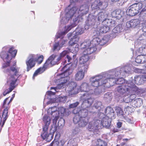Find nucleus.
<instances>
[{
  "label": "nucleus",
  "mask_w": 146,
  "mask_h": 146,
  "mask_svg": "<svg viewBox=\"0 0 146 146\" xmlns=\"http://www.w3.org/2000/svg\"><path fill=\"white\" fill-rule=\"evenodd\" d=\"M131 65L130 64L122 67H119L108 72V74H111L108 76V82L110 86L115 84L121 85L116 88L117 91L121 94L125 93L131 94L134 93H144L143 89L138 88L131 80H126L122 77H125L132 72Z\"/></svg>",
  "instance_id": "f257e3e1"
},
{
  "label": "nucleus",
  "mask_w": 146,
  "mask_h": 146,
  "mask_svg": "<svg viewBox=\"0 0 146 146\" xmlns=\"http://www.w3.org/2000/svg\"><path fill=\"white\" fill-rule=\"evenodd\" d=\"M89 7L88 5L84 4L79 8L76 7L71 8L70 5L66 8L64 15L61 14L60 28H64V31L59 32L58 37L62 38L72 28L75 27L79 21L82 20V16L88 12Z\"/></svg>",
  "instance_id": "f03ea898"
},
{
  "label": "nucleus",
  "mask_w": 146,
  "mask_h": 146,
  "mask_svg": "<svg viewBox=\"0 0 146 146\" xmlns=\"http://www.w3.org/2000/svg\"><path fill=\"white\" fill-rule=\"evenodd\" d=\"M70 52V50H63L58 54H54L50 56L46 60L42 67L38 69L35 72L33 77V79L35 77L39 74L44 72L47 68L52 66L55 64H58L60 63L61 60H62V64L64 66L62 68L61 71L64 73L70 74L72 72L70 71L69 67L68 66L71 64L72 61V58L68 54Z\"/></svg>",
  "instance_id": "7ed1b4c3"
},
{
  "label": "nucleus",
  "mask_w": 146,
  "mask_h": 146,
  "mask_svg": "<svg viewBox=\"0 0 146 146\" xmlns=\"http://www.w3.org/2000/svg\"><path fill=\"white\" fill-rule=\"evenodd\" d=\"M105 37L103 39L98 38L94 39L90 41L86 40L82 43L80 47L82 48H86L83 52V54L79 58L80 64L84 65L85 63L87 62L89 59V55L95 52L97 50L98 46L103 45L106 42L108 39Z\"/></svg>",
  "instance_id": "20e7f679"
},
{
  "label": "nucleus",
  "mask_w": 146,
  "mask_h": 146,
  "mask_svg": "<svg viewBox=\"0 0 146 146\" xmlns=\"http://www.w3.org/2000/svg\"><path fill=\"white\" fill-rule=\"evenodd\" d=\"M92 89L87 83H83L80 86L77 87L76 83L74 82H71L69 83L66 89L67 93H68V95L70 97L73 96L80 91L90 92Z\"/></svg>",
  "instance_id": "39448f33"
},
{
  "label": "nucleus",
  "mask_w": 146,
  "mask_h": 146,
  "mask_svg": "<svg viewBox=\"0 0 146 146\" xmlns=\"http://www.w3.org/2000/svg\"><path fill=\"white\" fill-rule=\"evenodd\" d=\"M17 52V50H14L12 48H9L7 46L3 48L0 52V57L4 62L2 65L3 68L9 66L11 60L15 56Z\"/></svg>",
  "instance_id": "423d86ee"
},
{
  "label": "nucleus",
  "mask_w": 146,
  "mask_h": 146,
  "mask_svg": "<svg viewBox=\"0 0 146 146\" xmlns=\"http://www.w3.org/2000/svg\"><path fill=\"white\" fill-rule=\"evenodd\" d=\"M111 75L108 74V72L91 77L90 79V84L92 86L97 88L99 86L105 84L108 82V75Z\"/></svg>",
  "instance_id": "0eeeda50"
},
{
  "label": "nucleus",
  "mask_w": 146,
  "mask_h": 146,
  "mask_svg": "<svg viewBox=\"0 0 146 146\" xmlns=\"http://www.w3.org/2000/svg\"><path fill=\"white\" fill-rule=\"evenodd\" d=\"M70 74H65L62 73L58 75L59 78L58 80V81L60 83L58 84L56 87H51L50 89L53 90L56 92H59V90L64 88L65 86V84L70 79L69 76Z\"/></svg>",
  "instance_id": "6e6552de"
},
{
  "label": "nucleus",
  "mask_w": 146,
  "mask_h": 146,
  "mask_svg": "<svg viewBox=\"0 0 146 146\" xmlns=\"http://www.w3.org/2000/svg\"><path fill=\"white\" fill-rule=\"evenodd\" d=\"M90 92H85L81 94L80 100L82 101L81 105L82 108H87L90 107L94 101V98L92 97Z\"/></svg>",
  "instance_id": "1a4fd4ad"
},
{
  "label": "nucleus",
  "mask_w": 146,
  "mask_h": 146,
  "mask_svg": "<svg viewBox=\"0 0 146 146\" xmlns=\"http://www.w3.org/2000/svg\"><path fill=\"white\" fill-rule=\"evenodd\" d=\"M52 109H49L47 111L48 114V115L51 114L52 119L53 121V123L56 124L60 116H62L64 115V113L67 114L66 112L68 109L66 110L63 107H60L58 108V111H52Z\"/></svg>",
  "instance_id": "9d476101"
},
{
  "label": "nucleus",
  "mask_w": 146,
  "mask_h": 146,
  "mask_svg": "<svg viewBox=\"0 0 146 146\" xmlns=\"http://www.w3.org/2000/svg\"><path fill=\"white\" fill-rule=\"evenodd\" d=\"M143 7V2L134 3L131 5L127 11V14L130 16H133L139 12H142L141 10Z\"/></svg>",
  "instance_id": "9b49d317"
},
{
  "label": "nucleus",
  "mask_w": 146,
  "mask_h": 146,
  "mask_svg": "<svg viewBox=\"0 0 146 146\" xmlns=\"http://www.w3.org/2000/svg\"><path fill=\"white\" fill-rule=\"evenodd\" d=\"M16 62H15L12 66L9 68L7 67L4 68V72L7 75V77L12 76L16 79V81L19 80L18 78L20 75H19V70L18 68H16Z\"/></svg>",
  "instance_id": "f8f14e48"
},
{
  "label": "nucleus",
  "mask_w": 146,
  "mask_h": 146,
  "mask_svg": "<svg viewBox=\"0 0 146 146\" xmlns=\"http://www.w3.org/2000/svg\"><path fill=\"white\" fill-rule=\"evenodd\" d=\"M96 21V17L90 15L86 22L84 26L85 29H88L91 26H93L94 28H98V25H97V23L96 25H95V23Z\"/></svg>",
  "instance_id": "ddd939ff"
},
{
  "label": "nucleus",
  "mask_w": 146,
  "mask_h": 146,
  "mask_svg": "<svg viewBox=\"0 0 146 146\" xmlns=\"http://www.w3.org/2000/svg\"><path fill=\"white\" fill-rule=\"evenodd\" d=\"M7 82L8 84H9V87L8 89L5 90L3 93L4 96H5L7 94L11 92L15 88V84L16 82L17 79L13 78L12 76L7 77Z\"/></svg>",
  "instance_id": "4468645a"
},
{
  "label": "nucleus",
  "mask_w": 146,
  "mask_h": 146,
  "mask_svg": "<svg viewBox=\"0 0 146 146\" xmlns=\"http://www.w3.org/2000/svg\"><path fill=\"white\" fill-rule=\"evenodd\" d=\"M102 128L101 120L97 119L94 120V122H90L88 125V130L90 131H94L100 128Z\"/></svg>",
  "instance_id": "2eb2a0df"
},
{
  "label": "nucleus",
  "mask_w": 146,
  "mask_h": 146,
  "mask_svg": "<svg viewBox=\"0 0 146 146\" xmlns=\"http://www.w3.org/2000/svg\"><path fill=\"white\" fill-rule=\"evenodd\" d=\"M88 68L87 65H83L79 67L78 71L75 75V79L76 80H81L84 78V73L87 72Z\"/></svg>",
  "instance_id": "dca6fc26"
},
{
  "label": "nucleus",
  "mask_w": 146,
  "mask_h": 146,
  "mask_svg": "<svg viewBox=\"0 0 146 146\" xmlns=\"http://www.w3.org/2000/svg\"><path fill=\"white\" fill-rule=\"evenodd\" d=\"M64 30L61 31H58L56 35V38L57 39L58 38H60L61 39L57 42H55L53 44L52 50L53 51H59L62 47L65 46L66 42V41L65 40L63 39L64 36L62 37H58L57 34L59 32H62Z\"/></svg>",
  "instance_id": "f3484780"
},
{
  "label": "nucleus",
  "mask_w": 146,
  "mask_h": 146,
  "mask_svg": "<svg viewBox=\"0 0 146 146\" xmlns=\"http://www.w3.org/2000/svg\"><path fill=\"white\" fill-rule=\"evenodd\" d=\"M108 6L107 3L103 2L100 0H96L92 4L91 7L92 9L104 10Z\"/></svg>",
  "instance_id": "a211bd4d"
},
{
  "label": "nucleus",
  "mask_w": 146,
  "mask_h": 146,
  "mask_svg": "<svg viewBox=\"0 0 146 146\" xmlns=\"http://www.w3.org/2000/svg\"><path fill=\"white\" fill-rule=\"evenodd\" d=\"M36 60L35 55L31 54L29 56L26 60L27 71H29L35 66Z\"/></svg>",
  "instance_id": "6ab92c4d"
},
{
  "label": "nucleus",
  "mask_w": 146,
  "mask_h": 146,
  "mask_svg": "<svg viewBox=\"0 0 146 146\" xmlns=\"http://www.w3.org/2000/svg\"><path fill=\"white\" fill-rule=\"evenodd\" d=\"M79 39L78 36H74L73 38H71L69 42L70 45L73 46L72 50L75 52H77L79 50V45L77 43Z\"/></svg>",
  "instance_id": "aec40b11"
},
{
  "label": "nucleus",
  "mask_w": 146,
  "mask_h": 146,
  "mask_svg": "<svg viewBox=\"0 0 146 146\" xmlns=\"http://www.w3.org/2000/svg\"><path fill=\"white\" fill-rule=\"evenodd\" d=\"M140 22V20L138 19H133L126 23V27L128 28H136L139 26Z\"/></svg>",
  "instance_id": "412c9836"
},
{
  "label": "nucleus",
  "mask_w": 146,
  "mask_h": 146,
  "mask_svg": "<svg viewBox=\"0 0 146 146\" xmlns=\"http://www.w3.org/2000/svg\"><path fill=\"white\" fill-rule=\"evenodd\" d=\"M65 123V120L62 118H60L59 120L57 123V122L56 124L53 122V124L54 125V128H51V131L52 130L53 132L54 133L57 131L58 127L60 128H62L64 125Z\"/></svg>",
  "instance_id": "4be33fe9"
},
{
  "label": "nucleus",
  "mask_w": 146,
  "mask_h": 146,
  "mask_svg": "<svg viewBox=\"0 0 146 146\" xmlns=\"http://www.w3.org/2000/svg\"><path fill=\"white\" fill-rule=\"evenodd\" d=\"M42 121L44 125L43 127V130L45 131L48 130L51 123V118L48 115H45L43 117Z\"/></svg>",
  "instance_id": "5701e85b"
},
{
  "label": "nucleus",
  "mask_w": 146,
  "mask_h": 146,
  "mask_svg": "<svg viewBox=\"0 0 146 146\" xmlns=\"http://www.w3.org/2000/svg\"><path fill=\"white\" fill-rule=\"evenodd\" d=\"M104 112L106 117H110L112 119H114L115 118L114 111L113 108L110 107H107L105 109Z\"/></svg>",
  "instance_id": "b1692460"
},
{
  "label": "nucleus",
  "mask_w": 146,
  "mask_h": 146,
  "mask_svg": "<svg viewBox=\"0 0 146 146\" xmlns=\"http://www.w3.org/2000/svg\"><path fill=\"white\" fill-rule=\"evenodd\" d=\"M111 119H113L110 117H105L103 119L101 120L102 127H104L107 129L109 128L111 125Z\"/></svg>",
  "instance_id": "393cba45"
},
{
  "label": "nucleus",
  "mask_w": 146,
  "mask_h": 146,
  "mask_svg": "<svg viewBox=\"0 0 146 146\" xmlns=\"http://www.w3.org/2000/svg\"><path fill=\"white\" fill-rule=\"evenodd\" d=\"M115 23L116 22L114 20L106 18L102 22V24L104 26L109 27L115 26Z\"/></svg>",
  "instance_id": "a878e982"
},
{
  "label": "nucleus",
  "mask_w": 146,
  "mask_h": 146,
  "mask_svg": "<svg viewBox=\"0 0 146 146\" xmlns=\"http://www.w3.org/2000/svg\"><path fill=\"white\" fill-rule=\"evenodd\" d=\"M107 16V14L103 11L99 12L98 14L97 18H96L98 21L97 22V25H99L100 22H102Z\"/></svg>",
  "instance_id": "bb28decb"
},
{
  "label": "nucleus",
  "mask_w": 146,
  "mask_h": 146,
  "mask_svg": "<svg viewBox=\"0 0 146 146\" xmlns=\"http://www.w3.org/2000/svg\"><path fill=\"white\" fill-rule=\"evenodd\" d=\"M123 30V28L121 25H119L117 26L112 30V32L113 33L111 34V36L113 38H115L118 35V33L121 32Z\"/></svg>",
  "instance_id": "cd10ccee"
},
{
  "label": "nucleus",
  "mask_w": 146,
  "mask_h": 146,
  "mask_svg": "<svg viewBox=\"0 0 146 146\" xmlns=\"http://www.w3.org/2000/svg\"><path fill=\"white\" fill-rule=\"evenodd\" d=\"M145 33H143L139 36L138 38L135 42V46H137V44L140 45L143 44V42H146V36L145 35Z\"/></svg>",
  "instance_id": "c85d7f7f"
},
{
  "label": "nucleus",
  "mask_w": 146,
  "mask_h": 146,
  "mask_svg": "<svg viewBox=\"0 0 146 146\" xmlns=\"http://www.w3.org/2000/svg\"><path fill=\"white\" fill-rule=\"evenodd\" d=\"M132 106L134 108L140 107L143 104V101L140 98H137L131 103V104Z\"/></svg>",
  "instance_id": "c756f323"
},
{
  "label": "nucleus",
  "mask_w": 146,
  "mask_h": 146,
  "mask_svg": "<svg viewBox=\"0 0 146 146\" xmlns=\"http://www.w3.org/2000/svg\"><path fill=\"white\" fill-rule=\"evenodd\" d=\"M79 141V139L78 137L72 138L69 140L65 145L66 146H76Z\"/></svg>",
  "instance_id": "7c9ffc66"
},
{
  "label": "nucleus",
  "mask_w": 146,
  "mask_h": 146,
  "mask_svg": "<svg viewBox=\"0 0 146 146\" xmlns=\"http://www.w3.org/2000/svg\"><path fill=\"white\" fill-rule=\"evenodd\" d=\"M121 11L120 10H116L113 11L111 15L113 18H116L117 19H119L122 17V15L121 14Z\"/></svg>",
  "instance_id": "2f4dec72"
},
{
  "label": "nucleus",
  "mask_w": 146,
  "mask_h": 146,
  "mask_svg": "<svg viewBox=\"0 0 146 146\" xmlns=\"http://www.w3.org/2000/svg\"><path fill=\"white\" fill-rule=\"evenodd\" d=\"M143 54V55H139L135 59L136 62L143 64L146 62V55Z\"/></svg>",
  "instance_id": "473e14b6"
},
{
  "label": "nucleus",
  "mask_w": 146,
  "mask_h": 146,
  "mask_svg": "<svg viewBox=\"0 0 146 146\" xmlns=\"http://www.w3.org/2000/svg\"><path fill=\"white\" fill-rule=\"evenodd\" d=\"M92 143L94 144V146H107V145L106 142L100 139H97L96 141V140H93Z\"/></svg>",
  "instance_id": "72a5a7b5"
},
{
  "label": "nucleus",
  "mask_w": 146,
  "mask_h": 146,
  "mask_svg": "<svg viewBox=\"0 0 146 146\" xmlns=\"http://www.w3.org/2000/svg\"><path fill=\"white\" fill-rule=\"evenodd\" d=\"M143 93H139V94L137 93H134V94H127L126 93H124V94H123L122 95L124 94H127V95H129V96H125V97L123 98V101L124 102L126 103H128L129 102H131L133 101L132 99L131 98V96L133 95H134V97L135 96V94H136L138 95H140L141 94H142Z\"/></svg>",
  "instance_id": "f704fd0d"
},
{
  "label": "nucleus",
  "mask_w": 146,
  "mask_h": 146,
  "mask_svg": "<svg viewBox=\"0 0 146 146\" xmlns=\"http://www.w3.org/2000/svg\"><path fill=\"white\" fill-rule=\"evenodd\" d=\"M83 109H81L79 110V115L80 116L81 118H85V117L87 116L88 114V111L86 108H83Z\"/></svg>",
  "instance_id": "c9c22d12"
},
{
  "label": "nucleus",
  "mask_w": 146,
  "mask_h": 146,
  "mask_svg": "<svg viewBox=\"0 0 146 146\" xmlns=\"http://www.w3.org/2000/svg\"><path fill=\"white\" fill-rule=\"evenodd\" d=\"M112 93L110 92H107L104 95V99L106 102L110 103L112 99Z\"/></svg>",
  "instance_id": "e433bc0d"
},
{
  "label": "nucleus",
  "mask_w": 146,
  "mask_h": 146,
  "mask_svg": "<svg viewBox=\"0 0 146 146\" xmlns=\"http://www.w3.org/2000/svg\"><path fill=\"white\" fill-rule=\"evenodd\" d=\"M88 122V119L87 118H82L78 123L80 127H85Z\"/></svg>",
  "instance_id": "4c0bfd02"
},
{
  "label": "nucleus",
  "mask_w": 146,
  "mask_h": 146,
  "mask_svg": "<svg viewBox=\"0 0 146 146\" xmlns=\"http://www.w3.org/2000/svg\"><path fill=\"white\" fill-rule=\"evenodd\" d=\"M116 112L117 113V115L120 118L123 119V111L121 108L119 107H116L115 109Z\"/></svg>",
  "instance_id": "58836bf2"
},
{
  "label": "nucleus",
  "mask_w": 146,
  "mask_h": 146,
  "mask_svg": "<svg viewBox=\"0 0 146 146\" xmlns=\"http://www.w3.org/2000/svg\"><path fill=\"white\" fill-rule=\"evenodd\" d=\"M141 76H138L134 77V82L138 85H140L143 83Z\"/></svg>",
  "instance_id": "ea45409f"
},
{
  "label": "nucleus",
  "mask_w": 146,
  "mask_h": 146,
  "mask_svg": "<svg viewBox=\"0 0 146 146\" xmlns=\"http://www.w3.org/2000/svg\"><path fill=\"white\" fill-rule=\"evenodd\" d=\"M94 106L98 110H100L104 108L102 103L100 101L96 100L94 104Z\"/></svg>",
  "instance_id": "a19ab883"
},
{
  "label": "nucleus",
  "mask_w": 146,
  "mask_h": 146,
  "mask_svg": "<svg viewBox=\"0 0 146 146\" xmlns=\"http://www.w3.org/2000/svg\"><path fill=\"white\" fill-rule=\"evenodd\" d=\"M100 31H98V30H95L94 33H93V35H94L95 36V37L94 38H100V39H103V38H104L105 37H106V38H107L108 39V40L104 44H105L108 41V40H109V38L107 36H104L102 38H99V37H97V36H98L99 35H100Z\"/></svg>",
  "instance_id": "79ce46f5"
},
{
  "label": "nucleus",
  "mask_w": 146,
  "mask_h": 146,
  "mask_svg": "<svg viewBox=\"0 0 146 146\" xmlns=\"http://www.w3.org/2000/svg\"><path fill=\"white\" fill-rule=\"evenodd\" d=\"M110 29V27L104 26L100 27L99 30L101 33H105L108 32Z\"/></svg>",
  "instance_id": "37998d69"
},
{
  "label": "nucleus",
  "mask_w": 146,
  "mask_h": 146,
  "mask_svg": "<svg viewBox=\"0 0 146 146\" xmlns=\"http://www.w3.org/2000/svg\"><path fill=\"white\" fill-rule=\"evenodd\" d=\"M101 92L102 91L101 90L96 88H94V90L92 89V90L90 91V93L91 94H94L95 95H98L101 93Z\"/></svg>",
  "instance_id": "c03bdc74"
},
{
  "label": "nucleus",
  "mask_w": 146,
  "mask_h": 146,
  "mask_svg": "<svg viewBox=\"0 0 146 146\" xmlns=\"http://www.w3.org/2000/svg\"><path fill=\"white\" fill-rule=\"evenodd\" d=\"M85 28H83L82 27H79L77 28L75 30L76 35H81L82 34L84 31Z\"/></svg>",
  "instance_id": "a18cd8bd"
},
{
  "label": "nucleus",
  "mask_w": 146,
  "mask_h": 146,
  "mask_svg": "<svg viewBox=\"0 0 146 146\" xmlns=\"http://www.w3.org/2000/svg\"><path fill=\"white\" fill-rule=\"evenodd\" d=\"M82 119L79 115H76L74 117L73 121L75 124L78 123Z\"/></svg>",
  "instance_id": "49530a36"
},
{
  "label": "nucleus",
  "mask_w": 146,
  "mask_h": 146,
  "mask_svg": "<svg viewBox=\"0 0 146 146\" xmlns=\"http://www.w3.org/2000/svg\"><path fill=\"white\" fill-rule=\"evenodd\" d=\"M139 50L140 53H142L144 55H146V45L139 47Z\"/></svg>",
  "instance_id": "de8ad7c7"
},
{
  "label": "nucleus",
  "mask_w": 146,
  "mask_h": 146,
  "mask_svg": "<svg viewBox=\"0 0 146 146\" xmlns=\"http://www.w3.org/2000/svg\"><path fill=\"white\" fill-rule=\"evenodd\" d=\"M98 118L100 120L103 119L104 118H105L106 116L104 113L101 112H98L97 114Z\"/></svg>",
  "instance_id": "09e8293b"
},
{
  "label": "nucleus",
  "mask_w": 146,
  "mask_h": 146,
  "mask_svg": "<svg viewBox=\"0 0 146 146\" xmlns=\"http://www.w3.org/2000/svg\"><path fill=\"white\" fill-rule=\"evenodd\" d=\"M79 102H76L74 103L70 104L69 106L70 108H76L79 104Z\"/></svg>",
  "instance_id": "8fccbe9b"
},
{
  "label": "nucleus",
  "mask_w": 146,
  "mask_h": 146,
  "mask_svg": "<svg viewBox=\"0 0 146 146\" xmlns=\"http://www.w3.org/2000/svg\"><path fill=\"white\" fill-rule=\"evenodd\" d=\"M123 119H124V120H125V121H126L129 123L131 124L133 122V120L132 118H129L127 117H125L124 116L123 117Z\"/></svg>",
  "instance_id": "3c124183"
},
{
  "label": "nucleus",
  "mask_w": 146,
  "mask_h": 146,
  "mask_svg": "<svg viewBox=\"0 0 146 146\" xmlns=\"http://www.w3.org/2000/svg\"><path fill=\"white\" fill-rule=\"evenodd\" d=\"M47 130H47L46 131H44L43 130V133L41 134V136L43 139H45L48 135L49 133H48V132L47 131Z\"/></svg>",
  "instance_id": "603ef678"
},
{
  "label": "nucleus",
  "mask_w": 146,
  "mask_h": 146,
  "mask_svg": "<svg viewBox=\"0 0 146 146\" xmlns=\"http://www.w3.org/2000/svg\"><path fill=\"white\" fill-rule=\"evenodd\" d=\"M53 135L52 134L50 133L48 134L46 138L45 139L46 141L47 142H49L52 139Z\"/></svg>",
  "instance_id": "864d4df0"
},
{
  "label": "nucleus",
  "mask_w": 146,
  "mask_h": 146,
  "mask_svg": "<svg viewBox=\"0 0 146 146\" xmlns=\"http://www.w3.org/2000/svg\"><path fill=\"white\" fill-rule=\"evenodd\" d=\"M135 72L138 73L144 74L146 73L144 69H140L137 68H135Z\"/></svg>",
  "instance_id": "5fc2aeb1"
},
{
  "label": "nucleus",
  "mask_w": 146,
  "mask_h": 146,
  "mask_svg": "<svg viewBox=\"0 0 146 146\" xmlns=\"http://www.w3.org/2000/svg\"><path fill=\"white\" fill-rule=\"evenodd\" d=\"M43 56L42 55L40 56L38 58L37 61L38 64H40L43 61Z\"/></svg>",
  "instance_id": "6e6d98bb"
},
{
  "label": "nucleus",
  "mask_w": 146,
  "mask_h": 146,
  "mask_svg": "<svg viewBox=\"0 0 146 146\" xmlns=\"http://www.w3.org/2000/svg\"><path fill=\"white\" fill-rule=\"evenodd\" d=\"M58 100L60 102H64L66 101V98L65 96H61L59 98Z\"/></svg>",
  "instance_id": "4d7b16f0"
},
{
  "label": "nucleus",
  "mask_w": 146,
  "mask_h": 146,
  "mask_svg": "<svg viewBox=\"0 0 146 146\" xmlns=\"http://www.w3.org/2000/svg\"><path fill=\"white\" fill-rule=\"evenodd\" d=\"M67 143V142L65 140H62L60 142V146H66L65 145Z\"/></svg>",
  "instance_id": "13d9d810"
},
{
  "label": "nucleus",
  "mask_w": 146,
  "mask_h": 146,
  "mask_svg": "<svg viewBox=\"0 0 146 146\" xmlns=\"http://www.w3.org/2000/svg\"><path fill=\"white\" fill-rule=\"evenodd\" d=\"M80 110L79 108H75L73 110L72 113L74 114L79 115V112Z\"/></svg>",
  "instance_id": "bf43d9fd"
},
{
  "label": "nucleus",
  "mask_w": 146,
  "mask_h": 146,
  "mask_svg": "<svg viewBox=\"0 0 146 146\" xmlns=\"http://www.w3.org/2000/svg\"><path fill=\"white\" fill-rule=\"evenodd\" d=\"M123 120H119L117 123V127L118 128L121 127L123 124Z\"/></svg>",
  "instance_id": "052dcab7"
},
{
  "label": "nucleus",
  "mask_w": 146,
  "mask_h": 146,
  "mask_svg": "<svg viewBox=\"0 0 146 146\" xmlns=\"http://www.w3.org/2000/svg\"><path fill=\"white\" fill-rule=\"evenodd\" d=\"M75 35H75L74 34L71 33H69L67 35V37L70 40H71V38H73L74 36ZM76 35L77 36V35Z\"/></svg>",
  "instance_id": "680f3d73"
},
{
  "label": "nucleus",
  "mask_w": 146,
  "mask_h": 146,
  "mask_svg": "<svg viewBox=\"0 0 146 146\" xmlns=\"http://www.w3.org/2000/svg\"><path fill=\"white\" fill-rule=\"evenodd\" d=\"M145 72H146L145 73V74H144L143 75H142L141 77L142 78V80H143V81H146V72L145 71Z\"/></svg>",
  "instance_id": "e2e57ef3"
},
{
  "label": "nucleus",
  "mask_w": 146,
  "mask_h": 146,
  "mask_svg": "<svg viewBox=\"0 0 146 146\" xmlns=\"http://www.w3.org/2000/svg\"><path fill=\"white\" fill-rule=\"evenodd\" d=\"M55 92H56L54 91V92H52V91H49L47 92V94L49 95H51L52 94V95H54L55 93Z\"/></svg>",
  "instance_id": "0e129e2a"
},
{
  "label": "nucleus",
  "mask_w": 146,
  "mask_h": 146,
  "mask_svg": "<svg viewBox=\"0 0 146 146\" xmlns=\"http://www.w3.org/2000/svg\"><path fill=\"white\" fill-rule=\"evenodd\" d=\"M131 109V108L129 106H127L125 107L124 109V111H129L130 109Z\"/></svg>",
  "instance_id": "69168bd1"
},
{
  "label": "nucleus",
  "mask_w": 146,
  "mask_h": 146,
  "mask_svg": "<svg viewBox=\"0 0 146 146\" xmlns=\"http://www.w3.org/2000/svg\"><path fill=\"white\" fill-rule=\"evenodd\" d=\"M52 109L51 110L52 111H57L56 109V107H55V106L51 108H50L49 109H48V110H49V109Z\"/></svg>",
  "instance_id": "338daca9"
},
{
  "label": "nucleus",
  "mask_w": 146,
  "mask_h": 146,
  "mask_svg": "<svg viewBox=\"0 0 146 146\" xmlns=\"http://www.w3.org/2000/svg\"><path fill=\"white\" fill-rule=\"evenodd\" d=\"M111 131L113 132V133H115L118 132V129L116 128H114L113 129L111 130Z\"/></svg>",
  "instance_id": "774afa93"
}]
</instances>
